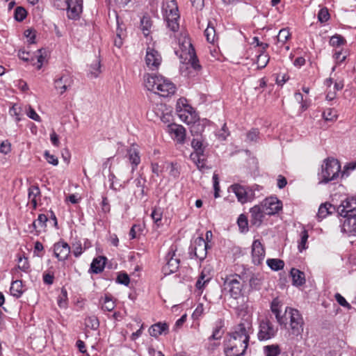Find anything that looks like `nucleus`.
<instances>
[{
  "instance_id": "f257e3e1",
  "label": "nucleus",
  "mask_w": 356,
  "mask_h": 356,
  "mask_svg": "<svg viewBox=\"0 0 356 356\" xmlns=\"http://www.w3.org/2000/svg\"><path fill=\"white\" fill-rule=\"evenodd\" d=\"M282 303L276 298L270 304V309L275 315L277 323L287 329L289 335L293 338H302L305 322L300 312L290 307H286L282 313Z\"/></svg>"
},
{
  "instance_id": "f03ea898",
  "label": "nucleus",
  "mask_w": 356,
  "mask_h": 356,
  "mask_svg": "<svg viewBox=\"0 0 356 356\" xmlns=\"http://www.w3.org/2000/svg\"><path fill=\"white\" fill-rule=\"evenodd\" d=\"M251 323L245 320L235 327L229 335V338L224 344V351L226 356H241L248 346L249 332Z\"/></svg>"
},
{
  "instance_id": "7ed1b4c3",
  "label": "nucleus",
  "mask_w": 356,
  "mask_h": 356,
  "mask_svg": "<svg viewBox=\"0 0 356 356\" xmlns=\"http://www.w3.org/2000/svg\"><path fill=\"white\" fill-rule=\"evenodd\" d=\"M144 86L148 90L163 97L173 95L177 89L170 80L161 75L149 74L144 76Z\"/></svg>"
},
{
  "instance_id": "20e7f679",
  "label": "nucleus",
  "mask_w": 356,
  "mask_h": 356,
  "mask_svg": "<svg viewBox=\"0 0 356 356\" xmlns=\"http://www.w3.org/2000/svg\"><path fill=\"white\" fill-rule=\"evenodd\" d=\"M245 278L244 275L238 274H230L226 275L225 277H222V292L232 298L238 299L242 296Z\"/></svg>"
},
{
  "instance_id": "39448f33",
  "label": "nucleus",
  "mask_w": 356,
  "mask_h": 356,
  "mask_svg": "<svg viewBox=\"0 0 356 356\" xmlns=\"http://www.w3.org/2000/svg\"><path fill=\"white\" fill-rule=\"evenodd\" d=\"M175 54L179 57L181 63L190 65L197 71L201 69L195 49L188 39H185L180 44L179 49L176 50Z\"/></svg>"
},
{
  "instance_id": "423d86ee",
  "label": "nucleus",
  "mask_w": 356,
  "mask_h": 356,
  "mask_svg": "<svg viewBox=\"0 0 356 356\" xmlns=\"http://www.w3.org/2000/svg\"><path fill=\"white\" fill-rule=\"evenodd\" d=\"M164 19L168 28L175 33L179 29V14L178 6L175 0H165L163 5Z\"/></svg>"
},
{
  "instance_id": "0eeeda50",
  "label": "nucleus",
  "mask_w": 356,
  "mask_h": 356,
  "mask_svg": "<svg viewBox=\"0 0 356 356\" xmlns=\"http://www.w3.org/2000/svg\"><path fill=\"white\" fill-rule=\"evenodd\" d=\"M341 172V165L337 159H327L322 165L321 172L318 174L319 183L327 184L336 179Z\"/></svg>"
},
{
  "instance_id": "6e6552de",
  "label": "nucleus",
  "mask_w": 356,
  "mask_h": 356,
  "mask_svg": "<svg viewBox=\"0 0 356 356\" xmlns=\"http://www.w3.org/2000/svg\"><path fill=\"white\" fill-rule=\"evenodd\" d=\"M54 6L58 9H66L69 19L76 20L83 10L82 0H55Z\"/></svg>"
},
{
  "instance_id": "1a4fd4ad",
  "label": "nucleus",
  "mask_w": 356,
  "mask_h": 356,
  "mask_svg": "<svg viewBox=\"0 0 356 356\" xmlns=\"http://www.w3.org/2000/svg\"><path fill=\"white\" fill-rule=\"evenodd\" d=\"M74 84L73 76L68 72L57 75L54 79V88L56 93L62 95L70 90Z\"/></svg>"
},
{
  "instance_id": "9d476101",
  "label": "nucleus",
  "mask_w": 356,
  "mask_h": 356,
  "mask_svg": "<svg viewBox=\"0 0 356 356\" xmlns=\"http://www.w3.org/2000/svg\"><path fill=\"white\" fill-rule=\"evenodd\" d=\"M176 245H171L165 256L166 264L162 268L165 275H170L176 272L179 267L180 259L176 254Z\"/></svg>"
},
{
  "instance_id": "9b49d317",
  "label": "nucleus",
  "mask_w": 356,
  "mask_h": 356,
  "mask_svg": "<svg viewBox=\"0 0 356 356\" xmlns=\"http://www.w3.org/2000/svg\"><path fill=\"white\" fill-rule=\"evenodd\" d=\"M277 327H275L269 320H261L259 325L257 337L259 341L269 340L275 337L277 332Z\"/></svg>"
},
{
  "instance_id": "f8f14e48",
  "label": "nucleus",
  "mask_w": 356,
  "mask_h": 356,
  "mask_svg": "<svg viewBox=\"0 0 356 356\" xmlns=\"http://www.w3.org/2000/svg\"><path fill=\"white\" fill-rule=\"evenodd\" d=\"M229 189L235 194L238 201L241 204L251 202L254 198V192L248 187L234 184L230 186Z\"/></svg>"
},
{
  "instance_id": "ddd939ff",
  "label": "nucleus",
  "mask_w": 356,
  "mask_h": 356,
  "mask_svg": "<svg viewBox=\"0 0 356 356\" xmlns=\"http://www.w3.org/2000/svg\"><path fill=\"white\" fill-rule=\"evenodd\" d=\"M145 60L149 70H156L161 64L162 57L160 53L154 47H147Z\"/></svg>"
},
{
  "instance_id": "4468645a",
  "label": "nucleus",
  "mask_w": 356,
  "mask_h": 356,
  "mask_svg": "<svg viewBox=\"0 0 356 356\" xmlns=\"http://www.w3.org/2000/svg\"><path fill=\"white\" fill-rule=\"evenodd\" d=\"M355 211H356V197H347L337 207V213L342 218L355 215Z\"/></svg>"
},
{
  "instance_id": "2eb2a0df",
  "label": "nucleus",
  "mask_w": 356,
  "mask_h": 356,
  "mask_svg": "<svg viewBox=\"0 0 356 356\" xmlns=\"http://www.w3.org/2000/svg\"><path fill=\"white\" fill-rule=\"evenodd\" d=\"M266 215L271 216L282 209V202L275 197L266 198L260 204Z\"/></svg>"
},
{
  "instance_id": "dca6fc26",
  "label": "nucleus",
  "mask_w": 356,
  "mask_h": 356,
  "mask_svg": "<svg viewBox=\"0 0 356 356\" xmlns=\"http://www.w3.org/2000/svg\"><path fill=\"white\" fill-rule=\"evenodd\" d=\"M208 248V243L202 236H199L195 241L194 247L191 248V253L193 252L194 255L202 261L207 257Z\"/></svg>"
},
{
  "instance_id": "f3484780",
  "label": "nucleus",
  "mask_w": 356,
  "mask_h": 356,
  "mask_svg": "<svg viewBox=\"0 0 356 356\" xmlns=\"http://www.w3.org/2000/svg\"><path fill=\"white\" fill-rule=\"evenodd\" d=\"M179 118L185 123L190 124L199 120L197 113L191 106H186L185 108L176 111Z\"/></svg>"
},
{
  "instance_id": "a211bd4d",
  "label": "nucleus",
  "mask_w": 356,
  "mask_h": 356,
  "mask_svg": "<svg viewBox=\"0 0 356 356\" xmlns=\"http://www.w3.org/2000/svg\"><path fill=\"white\" fill-rule=\"evenodd\" d=\"M341 220V231L348 236H356V214L343 218Z\"/></svg>"
},
{
  "instance_id": "6ab92c4d",
  "label": "nucleus",
  "mask_w": 356,
  "mask_h": 356,
  "mask_svg": "<svg viewBox=\"0 0 356 356\" xmlns=\"http://www.w3.org/2000/svg\"><path fill=\"white\" fill-rule=\"evenodd\" d=\"M250 222L251 225L255 226L256 227H259L262 222L263 218L266 213L264 212L262 209V207L259 204L255 205L250 210Z\"/></svg>"
},
{
  "instance_id": "aec40b11",
  "label": "nucleus",
  "mask_w": 356,
  "mask_h": 356,
  "mask_svg": "<svg viewBox=\"0 0 356 356\" xmlns=\"http://www.w3.org/2000/svg\"><path fill=\"white\" fill-rule=\"evenodd\" d=\"M252 261L254 264H260L264 259L265 250L259 240H254L252 245Z\"/></svg>"
},
{
  "instance_id": "412c9836",
  "label": "nucleus",
  "mask_w": 356,
  "mask_h": 356,
  "mask_svg": "<svg viewBox=\"0 0 356 356\" xmlns=\"http://www.w3.org/2000/svg\"><path fill=\"white\" fill-rule=\"evenodd\" d=\"M54 255L60 261H64L67 259L70 253V245L64 241H59L54 244Z\"/></svg>"
},
{
  "instance_id": "4be33fe9",
  "label": "nucleus",
  "mask_w": 356,
  "mask_h": 356,
  "mask_svg": "<svg viewBox=\"0 0 356 356\" xmlns=\"http://www.w3.org/2000/svg\"><path fill=\"white\" fill-rule=\"evenodd\" d=\"M126 156L131 165V172H134L138 164L140 163V156L138 147L132 145L128 149Z\"/></svg>"
},
{
  "instance_id": "5701e85b",
  "label": "nucleus",
  "mask_w": 356,
  "mask_h": 356,
  "mask_svg": "<svg viewBox=\"0 0 356 356\" xmlns=\"http://www.w3.org/2000/svg\"><path fill=\"white\" fill-rule=\"evenodd\" d=\"M169 132L172 138L179 143H184L186 138V129L181 125L171 124L169 126Z\"/></svg>"
},
{
  "instance_id": "b1692460",
  "label": "nucleus",
  "mask_w": 356,
  "mask_h": 356,
  "mask_svg": "<svg viewBox=\"0 0 356 356\" xmlns=\"http://www.w3.org/2000/svg\"><path fill=\"white\" fill-rule=\"evenodd\" d=\"M168 330V325L165 323H157L152 325L149 329V332L152 337H158L162 334H166Z\"/></svg>"
},
{
  "instance_id": "393cba45",
  "label": "nucleus",
  "mask_w": 356,
  "mask_h": 356,
  "mask_svg": "<svg viewBox=\"0 0 356 356\" xmlns=\"http://www.w3.org/2000/svg\"><path fill=\"white\" fill-rule=\"evenodd\" d=\"M106 258L104 257H97L92 260L90 265V270L95 274L103 271L105 266Z\"/></svg>"
},
{
  "instance_id": "a878e982",
  "label": "nucleus",
  "mask_w": 356,
  "mask_h": 356,
  "mask_svg": "<svg viewBox=\"0 0 356 356\" xmlns=\"http://www.w3.org/2000/svg\"><path fill=\"white\" fill-rule=\"evenodd\" d=\"M207 144H204L203 140L199 138H193L191 141V146L194 149L195 152L192 153V156H197L198 155H204V149Z\"/></svg>"
},
{
  "instance_id": "bb28decb",
  "label": "nucleus",
  "mask_w": 356,
  "mask_h": 356,
  "mask_svg": "<svg viewBox=\"0 0 356 356\" xmlns=\"http://www.w3.org/2000/svg\"><path fill=\"white\" fill-rule=\"evenodd\" d=\"M291 276L292 277L293 284L295 286H302L305 282V274L303 272L292 268L291 270Z\"/></svg>"
},
{
  "instance_id": "cd10ccee",
  "label": "nucleus",
  "mask_w": 356,
  "mask_h": 356,
  "mask_svg": "<svg viewBox=\"0 0 356 356\" xmlns=\"http://www.w3.org/2000/svg\"><path fill=\"white\" fill-rule=\"evenodd\" d=\"M10 291L13 296L15 298L21 297L24 291L22 281L19 280L13 281L11 284Z\"/></svg>"
},
{
  "instance_id": "c85d7f7f",
  "label": "nucleus",
  "mask_w": 356,
  "mask_h": 356,
  "mask_svg": "<svg viewBox=\"0 0 356 356\" xmlns=\"http://www.w3.org/2000/svg\"><path fill=\"white\" fill-rule=\"evenodd\" d=\"M40 196V191L38 186H31L29 188V199L33 206V209H35L38 205L37 197Z\"/></svg>"
},
{
  "instance_id": "c756f323",
  "label": "nucleus",
  "mask_w": 356,
  "mask_h": 356,
  "mask_svg": "<svg viewBox=\"0 0 356 356\" xmlns=\"http://www.w3.org/2000/svg\"><path fill=\"white\" fill-rule=\"evenodd\" d=\"M335 211V207L330 203H325L321 204L317 213V217L319 220L325 218L328 214H331Z\"/></svg>"
},
{
  "instance_id": "7c9ffc66",
  "label": "nucleus",
  "mask_w": 356,
  "mask_h": 356,
  "mask_svg": "<svg viewBox=\"0 0 356 356\" xmlns=\"http://www.w3.org/2000/svg\"><path fill=\"white\" fill-rule=\"evenodd\" d=\"M263 352L264 356H280L281 348L278 344H270L264 346Z\"/></svg>"
},
{
  "instance_id": "2f4dec72",
  "label": "nucleus",
  "mask_w": 356,
  "mask_h": 356,
  "mask_svg": "<svg viewBox=\"0 0 356 356\" xmlns=\"http://www.w3.org/2000/svg\"><path fill=\"white\" fill-rule=\"evenodd\" d=\"M290 38L291 33L289 30L288 29H282L279 31L276 37V43L279 47H282Z\"/></svg>"
},
{
  "instance_id": "473e14b6",
  "label": "nucleus",
  "mask_w": 356,
  "mask_h": 356,
  "mask_svg": "<svg viewBox=\"0 0 356 356\" xmlns=\"http://www.w3.org/2000/svg\"><path fill=\"white\" fill-rule=\"evenodd\" d=\"M141 29L143 35L147 37L150 33V29L152 27V23L150 17L149 16H143L140 21Z\"/></svg>"
},
{
  "instance_id": "72a5a7b5",
  "label": "nucleus",
  "mask_w": 356,
  "mask_h": 356,
  "mask_svg": "<svg viewBox=\"0 0 356 356\" xmlns=\"http://www.w3.org/2000/svg\"><path fill=\"white\" fill-rule=\"evenodd\" d=\"M249 284L251 289H259L262 284L261 276L259 274H251L249 278Z\"/></svg>"
},
{
  "instance_id": "f704fd0d",
  "label": "nucleus",
  "mask_w": 356,
  "mask_h": 356,
  "mask_svg": "<svg viewBox=\"0 0 356 356\" xmlns=\"http://www.w3.org/2000/svg\"><path fill=\"white\" fill-rule=\"evenodd\" d=\"M268 266L273 270H279L284 268V263L279 259H269L267 260Z\"/></svg>"
},
{
  "instance_id": "c9c22d12",
  "label": "nucleus",
  "mask_w": 356,
  "mask_h": 356,
  "mask_svg": "<svg viewBox=\"0 0 356 356\" xmlns=\"http://www.w3.org/2000/svg\"><path fill=\"white\" fill-rule=\"evenodd\" d=\"M346 42V39L341 35L335 34L330 40V44L332 47H340L344 45Z\"/></svg>"
},
{
  "instance_id": "e433bc0d",
  "label": "nucleus",
  "mask_w": 356,
  "mask_h": 356,
  "mask_svg": "<svg viewBox=\"0 0 356 356\" xmlns=\"http://www.w3.org/2000/svg\"><path fill=\"white\" fill-rule=\"evenodd\" d=\"M323 117L325 121H334L338 117L337 111L334 108H327L323 113Z\"/></svg>"
},
{
  "instance_id": "4c0bfd02",
  "label": "nucleus",
  "mask_w": 356,
  "mask_h": 356,
  "mask_svg": "<svg viewBox=\"0 0 356 356\" xmlns=\"http://www.w3.org/2000/svg\"><path fill=\"white\" fill-rule=\"evenodd\" d=\"M85 325L92 330H97L99 326V322L95 316H90L85 319Z\"/></svg>"
},
{
  "instance_id": "58836bf2",
  "label": "nucleus",
  "mask_w": 356,
  "mask_h": 356,
  "mask_svg": "<svg viewBox=\"0 0 356 356\" xmlns=\"http://www.w3.org/2000/svg\"><path fill=\"white\" fill-rule=\"evenodd\" d=\"M300 240L298 243V250L300 252H302V250H306L307 247L306 246V243L307 242V239L309 237L308 232L306 229H303L300 233Z\"/></svg>"
},
{
  "instance_id": "ea45409f",
  "label": "nucleus",
  "mask_w": 356,
  "mask_h": 356,
  "mask_svg": "<svg viewBox=\"0 0 356 356\" xmlns=\"http://www.w3.org/2000/svg\"><path fill=\"white\" fill-rule=\"evenodd\" d=\"M204 35L209 42L213 43L215 42L216 38V31L214 27L211 26L210 24H208L207 28L204 31Z\"/></svg>"
},
{
  "instance_id": "a19ab883",
  "label": "nucleus",
  "mask_w": 356,
  "mask_h": 356,
  "mask_svg": "<svg viewBox=\"0 0 356 356\" xmlns=\"http://www.w3.org/2000/svg\"><path fill=\"white\" fill-rule=\"evenodd\" d=\"M26 10L23 7L19 6L17 7L15 10L14 17L15 20L18 22H22L26 18Z\"/></svg>"
},
{
  "instance_id": "79ce46f5",
  "label": "nucleus",
  "mask_w": 356,
  "mask_h": 356,
  "mask_svg": "<svg viewBox=\"0 0 356 356\" xmlns=\"http://www.w3.org/2000/svg\"><path fill=\"white\" fill-rule=\"evenodd\" d=\"M347 57V52L343 49L340 51H335L333 58L335 60L336 64L339 65L342 63Z\"/></svg>"
},
{
  "instance_id": "37998d69",
  "label": "nucleus",
  "mask_w": 356,
  "mask_h": 356,
  "mask_svg": "<svg viewBox=\"0 0 356 356\" xmlns=\"http://www.w3.org/2000/svg\"><path fill=\"white\" fill-rule=\"evenodd\" d=\"M58 305L61 308H65L67 305V293L65 289H62L61 293L58 297Z\"/></svg>"
},
{
  "instance_id": "c03bdc74",
  "label": "nucleus",
  "mask_w": 356,
  "mask_h": 356,
  "mask_svg": "<svg viewBox=\"0 0 356 356\" xmlns=\"http://www.w3.org/2000/svg\"><path fill=\"white\" fill-rule=\"evenodd\" d=\"M102 308L104 311L111 312L115 308V303L109 296H106Z\"/></svg>"
},
{
  "instance_id": "a18cd8bd",
  "label": "nucleus",
  "mask_w": 356,
  "mask_h": 356,
  "mask_svg": "<svg viewBox=\"0 0 356 356\" xmlns=\"http://www.w3.org/2000/svg\"><path fill=\"white\" fill-rule=\"evenodd\" d=\"M237 223L241 232L248 231V220L245 215L241 214L238 218Z\"/></svg>"
},
{
  "instance_id": "49530a36",
  "label": "nucleus",
  "mask_w": 356,
  "mask_h": 356,
  "mask_svg": "<svg viewBox=\"0 0 356 356\" xmlns=\"http://www.w3.org/2000/svg\"><path fill=\"white\" fill-rule=\"evenodd\" d=\"M222 322L220 321L216 326L214 330L213 331L212 335L210 337V339L217 340L222 337L223 334V330H222Z\"/></svg>"
},
{
  "instance_id": "de8ad7c7",
  "label": "nucleus",
  "mask_w": 356,
  "mask_h": 356,
  "mask_svg": "<svg viewBox=\"0 0 356 356\" xmlns=\"http://www.w3.org/2000/svg\"><path fill=\"white\" fill-rule=\"evenodd\" d=\"M72 253L76 257H79L83 252V248L81 241H76L72 243Z\"/></svg>"
},
{
  "instance_id": "09e8293b",
  "label": "nucleus",
  "mask_w": 356,
  "mask_h": 356,
  "mask_svg": "<svg viewBox=\"0 0 356 356\" xmlns=\"http://www.w3.org/2000/svg\"><path fill=\"white\" fill-rule=\"evenodd\" d=\"M259 131L257 129H252L246 134V141L257 142L259 139Z\"/></svg>"
},
{
  "instance_id": "8fccbe9b",
  "label": "nucleus",
  "mask_w": 356,
  "mask_h": 356,
  "mask_svg": "<svg viewBox=\"0 0 356 356\" xmlns=\"http://www.w3.org/2000/svg\"><path fill=\"white\" fill-rule=\"evenodd\" d=\"M269 57L268 54L261 52V54L257 56V65L259 68H264L266 66L268 63Z\"/></svg>"
},
{
  "instance_id": "3c124183",
  "label": "nucleus",
  "mask_w": 356,
  "mask_h": 356,
  "mask_svg": "<svg viewBox=\"0 0 356 356\" xmlns=\"http://www.w3.org/2000/svg\"><path fill=\"white\" fill-rule=\"evenodd\" d=\"M204 155H198L197 156H192L191 154V159L194 161L196 164L197 167L200 170H202L205 167L204 159L202 158Z\"/></svg>"
},
{
  "instance_id": "603ef678",
  "label": "nucleus",
  "mask_w": 356,
  "mask_h": 356,
  "mask_svg": "<svg viewBox=\"0 0 356 356\" xmlns=\"http://www.w3.org/2000/svg\"><path fill=\"white\" fill-rule=\"evenodd\" d=\"M191 124H192L191 127V132L193 135H197L199 133H201L204 129V126L201 124L200 122H197V121Z\"/></svg>"
},
{
  "instance_id": "864d4df0",
  "label": "nucleus",
  "mask_w": 356,
  "mask_h": 356,
  "mask_svg": "<svg viewBox=\"0 0 356 356\" xmlns=\"http://www.w3.org/2000/svg\"><path fill=\"white\" fill-rule=\"evenodd\" d=\"M330 18V14L327 8H321L318 14V19L321 22H325Z\"/></svg>"
},
{
  "instance_id": "5fc2aeb1",
  "label": "nucleus",
  "mask_w": 356,
  "mask_h": 356,
  "mask_svg": "<svg viewBox=\"0 0 356 356\" xmlns=\"http://www.w3.org/2000/svg\"><path fill=\"white\" fill-rule=\"evenodd\" d=\"M29 267H30V266H29L27 258H26V257H19V258L18 268L20 270H22L24 272H26L29 270Z\"/></svg>"
},
{
  "instance_id": "6e6d98bb",
  "label": "nucleus",
  "mask_w": 356,
  "mask_h": 356,
  "mask_svg": "<svg viewBox=\"0 0 356 356\" xmlns=\"http://www.w3.org/2000/svg\"><path fill=\"white\" fill-rule=\"evenodd\" d=\"M47 220L48 218L46 215L42 213L40 214L38 217V219L36 220L38 224V228L42 229V230L44 229L47 227Z\"/></svg>"
},
{
  "instance_id": "4d7b16f0",
  "label": "nucleus",
  "mask_w": 356,
  "mask_h": 356,
  "mask_svg": "<svg viewBox=\"0 0 356 356\" xmlns=\"http://www.w3.org/2000/svg\"><path fill=\"white\" fill-rule=\"evenodd\" d=\"M209 278L205 277V275L203 274V273H201L200 276L199 277L197 281L196 282V288L199 290H201L203 289L204 285L209 282Z\"/></svg>"
},
{
  "instance_id": "13d9d810",
  "label": "nucleus",
  "mask_w": 356,
  "mask_h": 356,
  "mask_svg": "<svg viewBox=\"0 0 356 356\" xmlns=\"http://www.w3.org/2000/svg\"><path fill=\"white\" fill-rule=\"evenodd\" d=\"M117 282L121 284L128 286L130 282L129 275L127 273H120L117 277Z\"/></svg>"
},
{
  "instance_id": "bf43d9fd",
  "label": "nucleus",
  "mask_w": 356,
  "mask_h": 356,
  "mask_svg": "<svg viewBox=\"0 0 356 356\" xmlns=\"http://www.w3.org/2000/svg\"><path fill=\"white\" fill-rule=\"evenodd\" d=\"M44 156L47 162L53 165H57L58 164V160L54 155L51 154L49 151H45Z\"/></svg>"
},
{
  "instance_id": "052dcab7",
  "label": "nucleus",
  "mask_w": 356,
  "mask_h": 356,
  "mask_svg": "<svg viewBox=\"0 0 356 356\" xmlns=\"http://www.w3.org/2000/svg\"><path fill=\"white\" fill-rule=\"evenodd\" d=\"M24 36L26 38L29 44H34L35 39V33L31 29H27L24 31Z\"/></svg>"
},
{
  "instance_id": "680f3d73",
  "label": "nucleus",
  "mask_w": 356,
  "mask_h": 356,
  "mask_svg": "<svg viewBox=\"0 0 356 356\" xmlns=\"http://www.w3.org/2000/svg\"><path fill=\"white\" fill-rule=\"evenodd\" d=\"M151 216L156 224H158L162 218V212L160 209H154L151 214Z\"/></svg>"
},
{
  "instance_id": "e2e57ef3",
  "label": "nucleus",
  "mask_w": 356,
  "mask_h": 356,
  "mask_svg": "<svg viewBox=\"0 0 356 356\" xmlns=\"http://www.w3.org/2000/svg\"><path fill=\"white\" fill-rule=\"evenodd\" d=\"M11 150L10 143L8 140L3 141L0 145V152L7 154Z\"/></svg>"
},
{
  "instance_id": "0e129e2a",
  "label": "nucleus",
  "mask_w": 356,
  "mask_h": 356,
  "mask_svg": "<svg viewBox=\"0 0 356 356\" xmlns=\"http://www.w3.org/2000/svg\"><path fill=\"white\" fill-rule=\"evenodd\" d=\"M26 114L31 119L37 122L40 121V117L31 106H29V108L26 111Z\"/></svg>"
},
{
  "instance_id": "69168bd1",
  "label": "nucleus",
  "mask_w": 356,
  "mask_h": 356,
  "mask_svg": "<svg viewBox=\"0 0 356 356\" xmlns=\"http://www.w3.org/2000/svg\"><path fill=\"white\" fill-rule=\"evenodd\" d=\"M335 299L340 305L348 309H350L351 307L350 305L346 300V299L341 294L336 293Z\"/></svg>"
},
{
  "instance_id": "338daca9",
  "label": "nucleus",
  "mask_w": 356,
  "mask_h": 356,
  "mask_svg": "<svg viewBox=\"0 0 356 356\" xmlns=\"http://www.w3.org/2000/svg\"><path fill=\"white\" fill-rule=\"evenodd\" d=\"M203 312H204L203 304L200 303L197 305V307L195 308V311L193 312L192 316L193 318L197 319L203 314Z\"/></svg>"
},
{
  "instance_id": "774afa93",
  "label": "nucleus",
  "mask_w": 356,
  "mask_h": 356,
  "mask_svg": "<svg viewBox=\"0 0 356 356\" xmlns=\"http://www.w3.org/2000/svg\"><path fill=\"white\" fill-rule=\"evenodd\" d=\"M146 180L145 178L142 177L141 175H140L138 177H137L135 180H134V183L136 186V187L138 188H141V193H144V186H145V183Z\"/></svg>"
}]
</instances>
